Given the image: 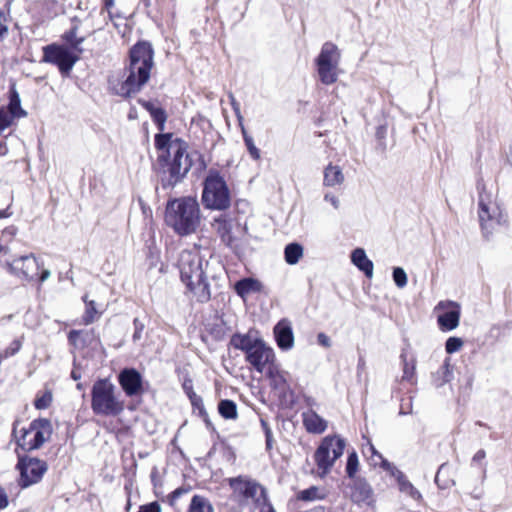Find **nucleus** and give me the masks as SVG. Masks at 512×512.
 I'll use <instances>...</instances> for the list:
<instances>
[{
	"instance_id": "13",
	"label": "nucleus",
	"mask_w": 512,
	"mask_h": 512,
	"mask_svg": "<svg viewBox=\"0 0 512 512\" xmlns=\"http://www.w3.org/2000/svg\"><path fill=\"white\" fill-rule=\"evenodd\" d=\"M6 269L10 274L29 281L43 282L49 275L47 270L40 271V265L33 256H22L7 262Z\"/></svg>"
},
{
	"instance_id": "36",
	"label": "nucleus",
	"mask_w": 512,
	"mask_h": 512,
	"mask_svg": "<svg viewBox=\"0 0 512 512\" xmlns=\"http://www.w3.org/2000/svg\"><path fill=\"white\" fill-rule=\"evenodd\" d=\"M85 336H87V333L80 330L76 331L73 330L69 333L68 339L69 342L76 348H82L85 345Z\"/></svg>"
},
{
	"instance_id": "17",
	"label": "nucleus",
	"mask_w": 512,
	"mask_h": 512,
	"mask_svg": "<svg viewBox=\"0 0 512 512\" xmlns=\"http://www.w3.org/2000/svg\"><path fill=\"white\" fill-rule=\"evenodd\" d=\"M43 57L41 62L56 65L62 75H64V45L49 44L42 48Z\"/></svg>"
},
{
	"instance_id": "45",
	"label": "nucleus",
	"mask_w": 512,
	"mask_h": 512,
	"mask_svg": "<svg viewBox=\"0 0 512 512\" xmlns=\"http://www.w3.org/2000/svg\"><path fill=\"white\" fill-rule=\"evenodd\" d=\"M133 324H134V327H135V331L133 333V340L134 341H138V340L141 339L142 332H143V329H144V325L137 318L134 319Z\"/></svg>"
},
{
	"instance_id": "42",
	"label": "nucleus",
	"mask_w": 512,
	"mask_h": 512,
	"mask_svg": "<svg viewBox=\"0 0 512 512\" xmlns=\"http://www.w3.org/2000/svg\"><path fill=\"white\" fill-rule=\"evenodd\" d=\"M378 458L380 460V466L384 468L386 471H388L393 477H395L397 481H399V476H404L400 470H398L394 465L385 460L382 457V455H378Z\"/></svg>"
},
{
	"instance_id": "22",
	"label": "nucleus",
	"mask_w": 512,
	"mask_h": 512,
	"mask_svg": "<svg viewBox=\"0 0 512 512\" xmlns=\"http://www.w3.org/2000/svg\"><path fill=\"white\" fill-rule=\"evenodd\" d=\"M211 225L224 242L229 243L231 241V231L233 226L231 217L227 214H221L213 219Z\"/></svg>"
},
{
	"instance_id": "18",
	"label": "nucleus",
	"mask_w": 512,
	"mask_h": 512,
	"mask_svg": "<svg viewBox=\"0 0 512 512\" xmlns=\"http://www.w3.org/2000/svg\"><path fill=\"white\" fill-rule=\"evenodd\" d=\"M448 305H453L456 307V309L447 311L441 315L438 316L437 322L442 331H451L458 327L459 320H460V309L459 306L456 303H439V308H444Z\"/></svg>"
},
{
	"instance_id": "3",
	"label": "nucleus",
	"mask_w": 512,
	"mask_h": 512,
	"mask_svg": "<svg viewBox=\"0 0 512 512\" xmlns=\"http://www.w3.org/2000/svg\"><path fill=\"white\" fill-rule=\"evenodd\" d=\"M155 146L159 152L158 160L164 163L163 187H173L189 172L192 160L187 152V145L180 139H173L171 134H158Z\"/></svg>"
},
{
	"instance_id": "10",
	"label": "nucleus",
	"mask_w": 512,
	"mask_h": 512,
	"mask_svg": "<svg viewBox=\"0 0 512 512\" xmlns=\"http://www.w3.org/2000/svg\"><path fill=\"white\" fill-rule=\"evenodd\" d=\"M231 196L225 180L216 172H210L204 181L202 203L205 208L225 210L230 206Z\"/></svg>"
},
{
	"instance_id": "4",
	"label": "nucleus",
	"mask_w": 512,
	"mask_h": 512,
	"mask_svg": "<svg viewBox=\"0 0 512 512\" xmlns=\"http://www.w3.org/2000/svg\"><path fill=\"white\" fill-rule=\"evenodd\" d=\"M165 221L178 235L195 233L201 222L199 203L194 197H181L168 201Z\"/></svg>"
},
{
	"instance_id": "30",
	"label": "nucleus",
	"mask_w": 512,
	"mask_h": 512,
	"mask_svg": "<svg viewBox=\"0 0 512 512\" xmlns=\"http://www.w3.org/2000/svg\"><path fill=\"white\" fill-rule=\"evenodd\" d=\"M327 492L324 488L318 486H311L305 490H302L298 498L304 501H315L322 500L326 497Z\"/></svg>"
},
{
	"instance_id": "27",
	"label": "nucleus",
	"mask_w": 512,
	"mask_h": 512,
	"mask_svg": "<svg viewBox=\"0 0 512 512\" xmlns=\"http://www.w3.org/2000/svg\"><path fill=\"white\" fill-rule=\"evenodd\" d=\"M83 301L86 304V308H85V312L82 316V321L85 325H89V324L95 322L100 317L102 312L97 309L95 301L87 300L86 295L83 297Z\"/></svg>"
},
{
	"instance_id": "9",
	"label": "nucleus",
	"mask_w": 512,
	"mask_h": 512,
	"mask_svg": "<svg viewBox=\"0 0 512 512\" xmlns=\"http://www.w3.org/2000/svg\"><path fill=\"white\" fill-rule=\"evenodd\" d=\"M228 483L232 489V498L242 506L249 504L258 506L267 501L265 488L248 476L229 478Z\"/></svg>"
},
{
	"instance_id": "40",
	"label": "nucleus",
	"mask_w": 512,
	"mask_h": 512,
	"mask_svg": "<svg viewBox=\"0 0 512 512\" xmlns=\"http://www.w3.org/2000/svg\"><path fill=\"white\" fill-rule=\"evenodd\" d=\"M463 345L464 342L461 338L449 337L446 341L445 349L447 353L452 354L459 351Z\"/></svg>"
},
{
	"instance_id": "29",
	"label": "nucleus",
	"mask_w": 512,
	"mask_h": 512,
	"mask_svg": "<svg viewBox=\"0 0 512 512\" xmlns=\"http://www.w3.org/2000/svg\"><path fill=\"white\" fill-rule=\"evenodd\" d=\"M52 400V391L48 388H44L36 393L33 405L37 410H44L50 407Z\"/></svg>"
},
{
	"instance_id": "7",
	"label": "nucleus",
	"mask_w": 512,
	"mask_h": 512,
	"mask_svg": "<svg viewBox=\"0 0 512 512\" xmlns=\"http://www.w3.org/2000/svg\"><path fill=\"white\" fill-rule=\"evenodd\" d=\"M91 407L94 413L105 416H117L124 410V402L116 394V387L107 379L94 383Z\"/></svg>"
},
{
	"instance_id": "61",
	"label": "nucleus",
	"mask_w": 512,
	"mask_h": 512,
	"mask_svg": "<svg viewBox=\"0 0 512 512\" xmlns=\"http://www.w3.org/2000/svg\"><path fill=\"white\" fill-rule=\"evenodd\" d=\"M2 253H4V254L7 253V247L0 244V254H2Z\"/></svg>"
},
{
	"instance_id": "52",
	"label": "nucleus",
	"mask_w": 512,
	"mask_h": 512,
	"mask_svg": "<svg viewBox=\"0 0 512 512\" xmlns=\"http://www.w3.org/2000/svg\"><path fill=\"white\" fill-rule=\"evenodd\" d=\"M12 203H10L5 209L0 210V220L9 218L13 215V211L11 210Z\"/></svg>"
},
{
	"instance_id": "8",
	"label": "nucleus",
	"mask_w": 512,
	"mask_h": 512,
	"mask_svg": "<svg viewBox=\"0 0 512 512\" xmlns=\"http://www.w3.org/2000/svg\"><path fill=\"white\" fill-rule=\"evenodd\" d=\"M345 445L344 439L336 435L322 439L313 456L316 464L314 473L318 477L323 478L331 472L336 460L342 456Z\"/></svg>"
},
{
	"instance_id": "37",
	"label": "nucleus",
	"mask_w": 512,
	"mask_h": 512,
	"mask_svg": "<svg viewBox=\"0 0 512 512\" xmlns=\"http://www.w3.org/2000/svg\"><path fill=\"white\" fill-rule=\"evenodd\" d=\"M370 496H371V488L369 485H367L365 483L359 484L356 487V491L353 494V498L357 502L365 501V500L369 499Z\"/></svg>"
},
{
	"instance_id": "31",
	"label": "nucleus",
	"mask_w": 512,
	"mask_h": 512,
	"mask_svg": "<svg viewBox=\"0 0 512 512\" xmlns=\"http://www.w3.org/2000/svg\"><path fill=\"white\" fill-rule=\"evenodd\" d=\"M218 411L225 419L235 420L238 417L237 406L232 400H221L218 404Z\"/></svg>"
},
{
	"instance_id": "63",
	"label": "nucleus",
	"mask_w": 512,
	"mask_h": 512,
	"mask_svg": "<svg viewBox=\"0 0 512 512\" xmlns=\"http://www.w3.org/2000/svg\"><path fill=\"white\" fill-rule=\"evenodd\" d=\"M442 469H443V466H441V467L439 468V471H438L437 475H439V473L442 471ZM437 478H438V476H436V479H437Z\"/></svg>"
},
{
	"instance_id": "11",
	"label": "nucleus",
	"mask_w": 512,
	"mask_h": 512,
	"mask_svg": "<svg viewBox=\"0 0 512 512\" xmlns=\"http://www.w3.org/2000/svg\"><path fill=\"white\" fill-rule=\"evenodd\" d=\"M340 59V50L334 43L326 42L322 45L315 63L318 76L323 84L331 85L337 81Z\"/></svg>"
},
{
	"instance_id": "34",
	"label": "nucleus",
	"mask_w": 512,
	"mask_h": 512,
	"mask_svg": "<svg viewBox=\"0 0 512 512\" xmlns=\"http://www.w3.org/2000/svg\"><path fill=\"white\" fill-rule=\"evenodd\" d=\"M401 359L403 361L402 380L412 382L415 373V362L412 360L411 363H409L405 354H401Z\"/></svg>"
},
{
	"instance_id": "54",
	"label": "nucleus",
	"mask_w": 512,
	"mask_h": 512,
	"mask_svg": "<svg viewBox=\"0 0 512 512\" xmlns=\"http://www.w3.org/2000/svg\"><path fill=\"white\" fill-rule=\"evenodd\" d=\"M486 457V453L484 450H479L473 456V462H480Z\"/></svg>"
},
{
	"instance_id": "5",
	"label": "nucleus",
	"mask_w": 512,
	"mask_h": 512,
	"mask_svg": "<svg viewBox=\"0 0 512 512\" xmlns=\"http://www.w3.org/2000/svg\"><path fill=\"white\" fill-rule=\"evenodd\" d=\"M231 345L245 352L246 361L253 368L262 373L274 363L275 353L264 340L252 333L235 334L231 338Z\"/></svg>"
},
{
	"instance_id": "1",
	"label": "nucleus",
	"mask_w": 512,
	"mask_h": 512,
	"mask_svg": "<svg viewBox=\"0 0 512 512\" xmlns=\"http://www.w3.org/2000/svg\"><path fill=\"white\" fill-rule=\"evenodd\" d=\"M154 66V52L147 42H139L130 49L129 64L109 78V89L116 95L130 97L148 82Z\"/></svg>"
},
{
	"instance_id": "41",
	"label": "nucleus",
	"mask_w": 512,
	"mask_h": 512,
	"mask_svg": "<svg viewBox=\"0 0 512 512\" xmlns=\"http://www.w3.org/2000/svg\"><path fill=\"white\" fill-rule=\"evenodd\" d=\"M393 280L399 288L405 287L408 281L406 272L400 267L394 268Z\"/></svg>"
},
{
	"instance_id": "48",
	"label": "nucleus",
	"mask_w": 512,
	"mask_h": 512,
	"mask_svg": "<svg viewBox=\"0 0 512 512\" xmlns=\"http://www.w3.org/2000/svg\"><path fill=\"white\" fill-rule=\"evenodd\" d=\"M324 200L326 202H329L334 207V209H339V207H340V200H339V198L336 195H334L332 193H326L324 195Z\"/></svg>"
},
{
	"instance_id": "58",
	"label": "nucleus",
	"mask_w": 512,
	"mask_h": 512,
	"mask_svg": "<svg viewBox=\"0 0 512 512\" xmlns=\"http://www.w3.org/2000/svg\"><path fill=\"white\" fill-rule=\"evenodd\" d=\"M17 231V228L15 226L7 227L4 232L9 233L10 235H15Z\"/></svg>"
},
{
	"instance_id": "51",
	"label": "nucleus",
	"mask_w": 512,
	"mask_h": 512,
	"mask_svg": "<svg viewBox=\"0 0 512 512\" xmlns=\"http://www.w3.org/2000/svg\"><path fill=\"white\" fill-rule=\"evenodd\" d=\"M186 490L182 489V488H178L176 490H174L170 495H169V502L171 505H174L175 501L183 494L185 493Z\"/></svg>"
},
{
	"instance_id": "15",
	"label": "nucleus",
	"mask_w": 512,
	"mask_h": 512,
	"mask_svg": "<svg viewBox=\"0 0 512 512\" xmlns=\"http://www.w3.org/2000/svg\"><path fill=\"white\" fill-rule=\"evenodd\" d=\"M274 337L278 347L287 351L294 346V334L292 324L288 319L280 320L273 329Z\"/></svg>"
},
{
	"instance_id": "57",
	"label": "nucleus",
	"mask_w": 512,
	"mask_h": 512,
	"mask_svg": "<svg viewBox=\"0 0 512 512\" xmlns=\"http://www.w3.org/2000/svg\"><path fill=\"white\" fill-rule=\"evenodd\" d=\"M71 378L75 381L81 379V372L79 371L78 368H73V370L71 371Z\"/></svg>"
},
{
	"instance_id": "47",
	"label": "nucleus",
	"mask_w": 512,
	"mask_h": 512,
	"mask_svg": "<svg viewBox=\"0 0 512 512\" xmlns=\"http://www.w3.org/2000/svg\"><path fill=\"white\" fill-rule=\"evenodd\" d=\"M366 453H370V458L374 465H380V460L378 458V455H381V454L376 451L375 447L371 443H368Z\"/></svg>"
},
{
	"instance_id": "50",
	"label": "nucleus",
	"mask_w": 512,
	"mask_h": 512,
	"mask_svg": "<svg viewBox=\"0 0 512 512\" xmlns=\"http://www.w3.org/2000/svg\"><path fill=\"white\" fill-rule=\"evenodd\" d=\"M317 340H318V343L324 347L328 348L331 346L330 338L324 333H319L317 336Z\"/></svg>"
},
{
	"instance_id": "64",
	"label": "nucleus",
	"mask_w": 512,
	"mask_h": 512,
	"mask_svg": "<svg viewBox=\"0 0 512 512\" xmlns=\"http://www.w3.org/2000/svg\"><path fill=\"white\" fill-rule=\"evenodd\" d=\"M77 388H78V389H81V388H82V384H81V383H78V384H77Z\"/></svg>"
},
{
	"instance_id": "43",
	"label": "nucleus",
	"mask_w": 512,
	"mask_h": 512,
	"mask_svg": "<svg viewBox=\"0 0 512 512\" xmlns=\"http://www.w3.org/2000/svg\"><path fill=\"white\" fill-rule=\"evenodd\" d=\"M10 17L4 11L0 10V41H3L8 35V23Z\"/></svg>"
},
{
	"instance_id": "60",
	"label": "nucleus",
	"mask_w": 512,
	"mask_h": 512,
	"mask_svg": "<svg viewBox=\"0 0 512 512\" xmlns=\"http://www.w3.org/2000/svg\"><path fill=\"white\" fill-rule=\"evenodd\" d=\"M104 5L107 10H109L114 5V0H104Z\"/></svg>"
},
{
	"instance_id": "25",
	"label": "nucleus",
	"mask_w": 512,
	"mask_h": 512,
	"mask_svg": "<svg viewBox=\"0 0 512 512\" xmlns=\"http://www.w3.org/2000/svg\"><path fill=\"white\" fill-rule=\"evenodd\" d=\"M344 182V174L342 169L337 165L329 164L324 170V185L336 186Z\"/></svg>"
},
{
	"instance_id": "39",
	"label": "nucleus",
	"mask_w": 512,
	"mask_h": 512,
	"mask_svg": "<svg viewBox=\"0 0 512 512\" xmlns=\"http://www.w3.org/2000/svg\"><path fill=\"white\" fill-rule=\"evenodd\" d=\"M17 119L13 114L4 107H0V127L7 129L14 124V120Z\"/></svg>"
},
{
	"instance_id": "55",
	"label": "nucleus",
	"mask_w": 512,
	"mask_h": 512,
	"mask_svg": "<svg viewBox=\"0 0 512 512\" xmlns=\"http://www.w3.org/2000/svg\"><path fill=\"white\" fill-rule=\"evenodd\" d=\"M262 424L263 426L265 427V434H266V444H267V447L270 448L271 447V431L270 429L266 426V423L262 421Z\"/></svg>"
},
{
	"instance_id": "38",
	"label": "nucleus",
	"mask_w": 512,
	"mask_h": 512,
	"mask_svg": "<svg viewBox=\"0 0 512 512\" xmlns=\"http://www.w3.org/2000/svg\"><path fill=\"white\" fill-rule=\"evenodd\" d=\"M359 466L358 456L355 452L349 454L346 464V473L352 478L356 474Z\"/></svg>"
},
{
	"instance_id": "53",
	"label": "nucleus",
	"mask_w": 512,
	"mask_h": 512,
	"mask_svg": "<svg viewBox=\"0 0 512 512\" xmlns=\"http://www.w3.org/2000/svg\"><path fill=\"white\" fill-rule=\"evenodd\" d=\"M4 130H5L4 128L0 127V136L3 134ZM7 152H8V148H7L5 141L0 140V156L6 155Z\"/></svg>"
},
{
	"instance_id": "14",
	"label": "nucleus",
	"mask_w": 512,
	"mask_h": 512,
	"mask_svg": "<svg viewBox=\"0 0 512 512\" xmlns=\"http://www.w3.org/2000/svg\"><path fill=\"white\" fill-rule=\"evenodd\" d=\"M84 41L83 35L77 34V28H72L66 35V74L72 68L73 64L79 59L82 52L80 44Z\"/></svg>"
},
{
	"instance_id": "24",
	"label": "nucleus",
	"mask_w": 512,
	"mask_h": 512,
	"mask_svg": "<svg viewBox=\"0 0 512 512\" xmlns=\"http://www.w3.org/2000/svg\"><path fill=\"white\" fill-rule=\"evenodd\" d=\"M236 293L242 297L246 298L248 295L252 293H256L261 291L262 284L253 278H244L238 282H236L235 286Z\"/></svg>"
},
{
	"instance_id": "59",
	"label": "nucleus",
	"mask_w": 512,
	"mask_h": 512,
	"mask_svg": "<svg viewBox=\"0 0 512 512\" xmlns=\"http://www.w3.org/2000/svg\"><path fill=\"white\" fill-rule=\"evenodd\" d=\"M231 98H232V105L234 107V110L236 111L238 119L241 120L242 117H241V115L239 113V108H238L237 104L235 103V100H234L233 96H231Z\"/></svg>"
},
{
	"instance_id": "56",
	"label": "nucleus",
	"mask_w": 512,
	"mask_h": 512,
	"mask_svg": "<svg viewBox=\"0 0 512 512\" xmlns=\"http://www.w3.org/2000/svg\"><path fill=\"white\" fill-rule=\"evenodd\" d=\"M259 506L261 507L260 512H275L273 506L268 503V500L265 502V504Z\"/></svg>"
},
{
	"instance_id": "62",
	"label": "nucleus",
	"mask_w": 512,
	"mask_h": 512,
	"mask_svg": "<svg viewBox=\"0 0 512 512\" xmlns=\"http://www.w3.org/2000/svg\"><path fill=\"white\" fill-rule=\"evenodd\" d=\"M310 512H325V511H324L323 507H318V508L311 510Z\"/></svg>"
},
{
	"instance_id": "44",
	"label": "nucleus",
	"mask_w": 512,
	"mask_h": 512,
	"mask_svg": "<svg viewBox=\"0 0 512 512\" xmlns=\"http://www.w3.org/2000/svg\"><path fill=\"white\" fill-rule=\"evenodd\" d=\"M138 512H161V507L157 502H152L140 506Z\"/></svg>"
},
{
	"instance_id": "49",
	"label": "nucleus",
	"mask_w": 512,
	"mask_h": 512,
	"mask_svg": "<svg viewBox=\"0 0 512 512\" xmlns=\"http://www.w3.org/2000/svg\"><path fill=\"white\" fill-rule=\"evenodd\" d=\"M9 505V498L6 490L0 486V510L7 508Z\"/></svg>"
},
{
	"instance_id": "2",
	"label": "nucleus",
	"mask_w": 512,
	"mask_h": 512,
	"mask_svg": "<svg viewBox=\"0 0 512 512\" xmlns=\"http://www.w3.org/2000/svg\"><path fill=\"white\" fill-rule=\"evenodd\" d=\"M181 281L198 302H207L211 297L209 278H215L222 269L217 261H210L202 252L193 248L180 253L178 260Z\"/></svg>"
},
{
	"instance_id": "26",
	"label": "nucleus",
	"mask_w": 512,
	"mask_h": 512,
	"mask_svg": "<svg viewBox=\"0 0 512 512\" xmlns=\"http://www.w3.org/2000/svg\"><path fill=\"white\" fill-rule=\"evenodd\" d=\"M285 261L289 265H295L303 257V247L298 243H290L284 250Z\"/></svg>"
},
{
	"instance_id": "35",
	"label": "nucleus",
	"mask_w": 512,
	"mask_h": 512,
	"mask_svg": "<svg viewBox=\"0 0 512 512\" xmlns=\"http://www.w3.org/2000/svg\"><path fill=\"white\" fill-rule=\"evenodd\" d=\"M400 490L409 494L412 498L418 499L420 498V493L414 486L405 478V476H399L398 481Z\"/></svg>"
},
{
	"instance_id": "23",
	"label": "nucleus",
	"mask_w": 512,
	"mask_h": 512,
	"mask_svg": "<svg viewBox=\"0 0 512 512\" xmlns=\"http://www.w3.org/2000/svg\"><path fill=\"white\" fill-rule=\"evenodd\" d=\"M8 100L9 102L7 106L4 107L9 111L10 114H13L18 119L27 117L28 113L21 107L20 95L16 89L15 84H12L9 87Z\"/></svg>"
},
{
	"instance_id": "28",
	"label": "nucleus",
	"mask_w": 512,
	"mask_h": 512,
	"mask_svg": "<svg viewBox=\"0 0 512 512\" xmlns=\"http://www.w3.org/2000/svg\"><path fill=\"white\" fill-rule=\"evenodd\" d=\"M187 512H214V510L208 499L200 495H194Z\"/></svg>"
},
{
	"instance_id": "46",
	"label": "nucleus",
	"mask_w": 512,
	"mask_h": 512,
	"mask_svg": "<svg viewBox=\"0 0 512 512\" xmlns=\"http://www.w3.org/2000/svg\"><path fill=\"white\" fill-rule=\"evenodd\" d=\"M366 453H370V458L374 465H380V460L378 458V455H381V454L376 451L375 447L371 443H368Z\"/></svg>"
},
{
	"instance_id": "12",
	"label": "nucleus",
	"mask_w": 512,
	"mask_h": 512,
	"mask_svg": "<svg viewBox=\"0 0 512 512\" xmlns=\"http://www.w3.org/2000/svg\"><path fill=\"white\" fill-rule=\"evenodd\" d=\"M15 469L19 473V477L17 478L18 487L26 489L42 480L48 466L44 460L29 455L18 454Z\"/></svg>"
},
{
	"instance_id": "6",
	"label": "nucleus",
	"mask_w": 512,
	"mask_h": 512,
	"mask_svg": "<svg viewBox=\"0 0 512 512\" xmlns=\"http://www.w3.org/2000/svg\"><path fill=\"white\" fill-rule=\"evenodd\" d=\"M19 423V420H15L12 425V437L16 443V451L21 449L28 453L37 450L52 436V423L47 418L34 419L27 427L18 428Z\"/></svg>"
},
{
	"instance_id": "21",
	"label": "nucleus",
	"mask_w": 512,
	"mask_h": 512,
	"mask_svg": "<svg viewBox=\"0 0 512 512\" xmlns=\"http://www.w3.org/2000/svg\"><path fill=\"white\" fill-rule=\"evenodd\" d=\"M351 261L352 263L362 271L366 277H373V262L367 257L366 252L362 248H356L351 253Z\"/></svg>"
},
{
	"instance_id": "32",
	"label": "nucleus",
	"mask_w": 512,
	"mask_h": 512,
	"mask_svg": "<svg viewBox=\"0 0 512 512\" xmlns=\"http://www.w3.org/2000/svg\"><path fill=\"white\" fill-rule=\"evenodd\" d=\"M143 106L150 112L154 121L158 124L159 130H164V123L166 121L165 112L158 107H155L150 102L143 103Z\"/></svg>"
},
{
	"instance_id": "16",
	"label": "nucleus",
	"mask_w": 512,
	"mask_h": 512,
	"mask_svg": "<svg viewBox=\"0 0 512 512\" xmlns=\"http://www.w3.org/2000/svg\"><path fill=\"white\" fill-rule=\"evenodd\" d=\"M119 383L127 396H134L142 390V377L135 369H124L119 374Z\"/></svg>"
},
{
	"instance_id": "33",
	"label": "nucleus",
	"mask_w": 512,
	"mask_h": 512,
	"mask_svg": "<svg viewBox=\"0 0 512 512\" xmlns=\"http://www.w3.org/2000/svg\"><path fill=\"white\" fill-rule=\"evenodd\" d=\"M242 129V134H243V138H244V142H245V145L249 151V154L251 155V157L255 160H258L260 159V151L259 149L255 146L254 144V140L252 138V136H250L245 128L242 126L241 127Z\"/></svg>"
},
{
	"instance_id": "19",
	"label": "nucleus",
	"mask_w": 512,
	"mask_h": 512,
	"mask_svg": "<svg viewBox=\"0 0 512 512\" xmlns=\"http://www.w3.org/2000/svg\"><path fill=\"white\" fill-rule=\"evenodd\" d=\"M498 207L493 203H485L481 198L479 201V220L483 229L493 228V223H499L496 218Z\"/></svg>"
},
{
	"instance_id": "20",
	"label": "nucleus",
	"mask_w": 512,
	"mask_h": 512,
	"mask_svg": "<svg viewBox=\"0 0 512 512\" xmlns=\"http://www.w3.org/2000/svg\"><path fill=\"white\" fill-rule=\"evenodd\" d=\"M303 424L310 433L321 434L327 428V422L313 410L306 411L302 414Z\"/></svg>"
}]
</instances>
